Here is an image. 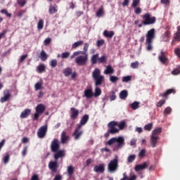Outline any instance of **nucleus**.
Wrapping results in <instances>:
<instances>
[{"instance_id":"obj_1","label":"nucleus","mask_w":180,"mask_h":180,"mask_svg":"<svg viewBox=\"0 0 180 180\" xmlns=\"http://www.w3.org/2000/svg\"><path fill=\"white\" fill-rule=\"evenodd\" d=\"M116 126L119 127L120 130H123L126 127V121H122L117 122L116 121H111L108 124V130L105 134V137H108L109 134H116L119 133V129L116 128Z\"/></svg>"},{"instance_id":"obj_2","label":"nucleus","mask_w":180,"mask_h":180,"mask_svg":"<svg viewBox=\"0 0 180 180\" xmlns=\"http://www.w3.org/2000/svg\"><path fill=\"white\" fill-rule=\"evenodd\" d=\"M89 120V115L85 114L84 115L82 116V117L80 120V123L77 125L75 131L72 134L73 137L75 138V140H79V138L84 134V131L81 129H82V126H85V124L88 123Z\"/></svg>"},{"instance_id":"obj_3","label":"nucleus","mask_w":180,"mask_h":180,"mask_svg":"<svg viewBox=\"0 0 180 180\" xmlns=\"http://www.w3.org/2000/svg\"><path fill=\"white\" fill-rule=\"evenodd\" d=\"M107 144L108 146H112L114 144L113 150L117 151L124 146V138L123 136L111 138L108 141Z\"/></svg>"},{"instance_id":"obj_4","label":"nucleus","mask_w":180,"mask_h":180,"mask_svg":"<svg viewBox=\"0 0 180 180\" xmlns=\"http://www.w3.org/2000/svg\"><path fill=\"white\" fill-rule=\"evenodd\" d=\"M91 75L96 86H101L103 84L105 76L101 75V70L95 68Z\"/></svg>"},{"instance_id":"obj_5","label":"nucleus","mask_w":180,"mask_h":180,"mask_svg":"<svg viewBox=\"0 0 180 180\" xmlns=\"http://www.w3.org/2000/svg\"><path fill=\"white\" fill-rule=\"evenodd\" d=\"M155 39V29L152 28L146 33V50L151 51L153 50V40Z\"/></svg>"},{"instance_id":"obj_6","label":"nucleus","mask_w":180,"mask_h":180,"mask_svg":"<svg viewBox=\"0 0 180 180\" xmlns=\"http://www.w3.org/2000/svg\"><path fill=\"white\" fill-rule=\"evenodd\" d=\"M89 55L85 53H81L78 56H76L75 58V63L79 67H83L88 64Z\"/></svg>"},{"instance_id":"obj_7","label":"nucleus","mask_w":180,"mask_h":180,"mask_svg":"<svg viewBox=\"0 0 180 180\" xmlns=\"http://www.w3.org/2000/svg\"><path fill=\"white\" fill-rule=\"evenodd\" d=\"M143 19L142 25L143 26H148L150 25H154L157 22V18L154 16H152L150 13H145L141 15Z\"/></svg>"},{"instance_id":"obj_8","label":"nucleus","mask_w":180,"mask_h":180,"mask_svg":"<svg viewBox=\"0 0 180 180\" xmlns=\"http://www.w3.org/2000/svg\"><path fill=\"white\" fill-rule=\"evenodd\" d=\"M106 60H108V57L105 55H103L99 58V53H96L91 57L92 65H95V64H103L106 63Z\"/></svg>"},{"instance_id":"obj_9","label":"nucleus","mask_w":180,"mask_h":180,"mask_svg":"<svg viewBox=\"0 0 180 180\" xmlns=\"http://www.w3.org/2000/svg\"><path fill=\"white\" fill-rule=\"evenodd\" d=\"M46 112V106L43 104H38L35 108V113L32 117L33 120H39L40 115H43Z\"/></svg>"},{"instance_id":"obj_10","label":"nucleus","mask_w":180,"mask_h":180,"mask_svg":"<svg viewBox=\"0 0 180 180\" xmlns=\"http://www.w3.org/2000/svg\"><path fill=\"white\" fill-rule=\"evenodd\" d=\"M108 168L110 172L117 171V168H119V158L117 156H115V158L109 162Z\"/></svg>"},{"instance_id":"obj_11","label":"nucleus","mask_w":180,"mask_h":180,"mask_svg":"<svg viewBox=\"0 0 180 180\" xmlns=\"http://www.w3.org/2000/svg\"><path fill=\"white\" fill-rule=\"evenodd\" d=\"M168 53L167 51H161L158 55V60L163 64V65H167L168 64Z\"/></svg>"},{"instance_id":"obj_12","label":"nucleus","mask_w":180,"mask_h":180,"mask_svg":"<svg viewBox=\"0 0 180 180\" xmlns=\"http://www.w3.org/2000/svg\"><path fill=\"white\" fill-rule=\"evenodd\" d=\"M88 49H89V44L85 43L82 51H77L73 53V54L70 56L71 60L76 57L77 56H79V54H88Z\"/></svg>"},{"instance_id":"obj_13","label":"nucleus","mask_w":180,"mask_h":180,"mask_svg":"<svg viewBox=\"0 0 180 180\" xmlns=\"http://www.w3.org/2000/svg\"><path fill=\"white\" fill-rule=\"evenodd\" d=\"M3 94L4 96L0 98L1 103H5V102L9 101L11 100V96H12L9 89H5L3 91Z\"/></svg>"},{"instance_id":"obj_14","label":"nucleus","mask_w":180,"mask_h":180,"mask_svg":"<svg viewBox=\"0 0 180 180\" xmlns=\"http://www.w3.org/2000/svg\"><path fill=\"white\" fill-rule=\"evenodd\" d=\"M47 134V124L41 126L37 131V136L39 139H44Z\"/></svg>"},{"instance_id":"obj_15","label":"nucleus","mask_w":180,"mask_h":180,"mask_svg":"<svg viewBox=\"0 0 180 180\" xmlns=\"http://www.w3.org/2000/svg\"><path fill=\"white\" fill-rule=\"evenodd\" d=\"M51 150L52 153H57L60 150V143L58 139H54L51 143Z\"/></svg>"},{"instance_id":"obj_16","label":"nucleus","mask_w":180,"mask_h":180,"mask_svg":"<svg viewBox=\"0 0 180 180\" xmlns=\"http://www.w3.org/2000/svg\"><path fill=\"white\" fill-rule=\"evenodd\" d=\"M78 116H79V110H77L75 108H70V119L72 120H75V119L78 118Z\"/></svg>"},{"instance_id":"obj_17","label":"nucleus","mask_w":180,"mask_h":180,"mask_svg":"<svg viewBox=\"0 0 180 180\" xmlns=\"http://www.w3.org/2000/svg\"><path fill=\"white\" fill-rule=\"evenodd\" d=\"M49 168L52 171V172H57V169H58V164L57 161L50 162L49 164Z\"/></svg>"},{"instance_id":"obj_18","label":"nucleus","mask_w":180,"mask_h":180,"mask_svg":"<svg viewBox=\"0 0 180 180\" xmlns=\"http://www.w3.org/2000/svg\"><path fill=\"white\" fill-rule=\"evenodd\" d=\"M148 167V163L146 162H144L141 165H136L134 167V169L136 172H139V171H143V169H147Z\"/></svg>"},{"instance_id":"obj_19","label":"nucleus","mask_w":180,"mask_h":180,"mask_svg":"<svg viewBox=\"0 0 180 180\" xmlns=\"http://www.w3.org/2000/svg\"><path fill=\"white\" fill-rule=\"evenodd\" d=\"M158 140H160L159 136H154L153 135L150 136V146L153 147V148L157 147V143H158Z\"/></svg>"},{"instance_id":"obj_20","label":"nucleus","mask_w":180,"mask_h":180,"mask_svg":"<svg viewBox=\"0 0 180 180\" xmlns=\"http://www.w3.org/2000/svg\"><path fill=\"white\" fill-rule=\"evenodd\" d=\"M175 92H176L175 89H169L165 93L160 94V96H162V98H165V99H168L169 95H171V94H175Z\"/></svg>"},{"instance_id":"obj_21","label":"nucleus","mask_w":180,"mask_h":180,"mask_svg":"<svg viewBox=\"0 0 180 180\" xmlns=\"http://www.w3.org/2000/svg\"><path fill=\"white\" fill-rule=\"evenodd\" d=\"M94 172H101V174H103V172H105V165L101 164L94 166Z\"/></svg>"},{"instance_id":"obj_22","label":"nucleus","mask_w":180,"mask_h":180,"mask_svg":"<svg viewBox=\"0 0 180 180\" xmlns=\"http://www.w3.org/2000/svg\"><path fill=\"white\" fill-rule=\"evenodd\" d=\"M65 156V151L64 150H58L55 154H54V160L57 161L58 158H63V157Z\"/></svg>"},{"instance_id":"obj_23","label":"nucleus","mask_w":180,"mask_h":180,"mask_svg":"<svg viewBox=\"0 0 180 180\" xmlns=\"http://www.w3.org/2000/svg\"><path fill=\"white\" fill-rule=\"evenodd\" d=\"M162 41H169L171 40V31H166L162 36Z\"/></svg>"},{"instance_id":"obj_24","label":"nucleus","mask_w":180,"mask_h":180,"mask_svg":"<svg viewBox=\"0 0 180 180\" xmlns=\"http://www.w3.org/2000/svg\"><path fill=\"white\" fill-rule=\"evenodd\" d=\"M60 139L62 144H65V143L70 140V136H67V132L63 131Z\"/></svg>"},{"instance_id":"obj_25","label":"nucleus","mask_w":180,"mask_h":180,"mask_svg":"<svg viewBox=\"0 0 180 180\" xmlns=\"http://www.w3.org/2000/svg\"><path fill=\"white\" fill-rule=\"evenodd\" d=\"M32 112V110L27 108L24 111L21 112L20 117L21 119H26L30 113Z\"/></svg>"},{"instance_id":"obj_26","label":"nucleus","mask_w":180,"mask_h":180,"mask_svg":"<svg viewBox=\"0 0 180 180\" xmlns=\"http://www.w3.org/2000/svg\"><path fill=\"white\" fill-rule=\"evenodd\" d=\"M84 96L87 98V99L92 98V96H94V93L92 92V89H87L84 90Z\"/></svg>"},{"instance_id":"obj_27","label":"nucleus","mask_w":180,"mask_h":180,"mask_svg":"<svg viewBox=\"0 0 180 180\" xmlns=\"http://www.w3.org/2000/svg\"><path fill=\"white\" fill-rule=\"evenodd\" d=\"M115 72V69L110 65L106 66L105 70H104V74L105 75H109L110 74H113Z\"/></svg>"},{"instance_id":"obj_28","label":"nucleus","mask_w":180,"mask_h":180,"mask_svg":"<svg viewBox=\"0 0 180 180\" xmlns=\"http://www.w3.org/2000/svg\"><path fill=\"white\" fill-rule=\"evenodd\" d=\"M58 11V7L56 4H54L53 6H50L49 12L51 15H53L54 13H57Z\"/></svg>"},{"instance_id":"obj_29","label":"nucleus","mask_w":180,"mask_h":180,"mask_svg":"<svg viewBox=\"0 0 180 180\" xmlns=\"http://www.w3.org/2000/svg\"><path fill=\"white\" fill-rule=\"evenodd\" d=\"M162 131V129L161 127H158L153 130L152 135L155 137H158L159 134H161V132Z\"/></svg>"},{"instance_id":"obj_30","label":"nucleus","mask_w":180,"mask_h":180,"mask_svg":"<svg viewBox=\"0 0 180 180\" xmlns=\"http://www.w3.org/2000/svg\"><path fill=\"white\" fill-rule=\"evenodd\" d=\"M67 172H68V176L71 178V176L74 175V172H75L74 166L72 165L68 166L67 169Z\"/></svg>"},{"instance_id":"obj_31","label":"nucleus","mask_w":180,"mask_h":180,"mask_svg":"<svg viewBox=\"0 0 180 180\" xmlns=\"http://www.w3.org/2000/svg\"><path fill=\"white\" fill-rule=\"evenodd\" d=\"M103 36H105V37H109L110 39H112V37H113V36H115V32H113V31L109 32L108 30H104Z\"/></svg>"},{"instance_id":"obj_32","label":"nucleus","mask_w":180,"mask_h":180,"mask_svg":"<svg viewBox=\"0 0 180 180\" xmlns=\"http://www.w3.org/2000/svg\"><path fill=\"white\" fill-rule=\"evenodd\" d=\"M174 40L175 41H180V25L177 27V32L174 36Z\"/></svg>"},{"instance_id":"obj_33","label":"nucleus","mask_w":180,"mask_h":180,"mask_svg":"<svg viewBox=\"0 0 180 180\" xmlns=\"http://www.w3.org/2000/svg\"><path fill=\"white\" fill-rule=\"evenodd\" d=\"M37 70L39 74H41V72H46V65L43 64L39 65Z\"/></svg>"},{"instance_id":"obj_34","label":"nucleus","mask_w":180,"mask_h":180,"mask_svg":"<svg viewBox=\"0 0 180 180\" xmlns=\"http://www.w3.org/2000/svg\"><path fill=\"white\" fill-rule=\"evenodd\" d=\"M63 74H64L65 77H70V75H71V74H72V69L70 68H67L64 69Z\"/></svg>"},{"instance_id":"obj_35","label":"nucleus","mask_w":180,"mask_h":180,"mask_svg":"<svg viewBox=\"0 0 180 180\" xmlns=\"http://www.w3.org/2000/svg\"><path fill=\"white\" fill-rule=\"evenodd\" d=\"M35 91H39L43 88V81L40 80L39 82H37L34 85Z\"/></svg>"},{"instance_id":"obj_36","label":"nucleus","mask_w":180,"mask_h":180,"mask_svg":"<svg viewBox=\"0 0 180 180\" xmlns=\"http://www.w3.org/2000/svg\"><path fill=\"white\" fill-rule=\"evenodd\" d=\"M39 57H40L41 61H46V60H47L49 56H47V53H46V51H41L40 53Z\"/></svg>"},{"instance_id":"obj_37","label":"nucleus","mask_w":180,"mask_h":180,"mask_svg":"<svg viewBox=\"0 0 180 180\" xmlns=\"http://www.w3.org/2000/svg\"><path fill=\"white\" fill-rule=\"evenodd\" d=\"M128 95H129V94L127 93V91L123 90L120 94V98L121 99H126V98H127Z\"/></svg>"},{"instance_id":"obj_38","label":"nucleus","mask_w":180,"mask_h":180,"mask_svg":"<svg viewBox=\"0 0 180 180\" xmlns=\"http://www.w3.org/2000/svg\"><path fill=\"white\" fill-rule=\"evenodd\" d=\"M82 44H84V41H78L75 42L72 46V49H77V47H79V46H82Z\"/></svg>"},{"instance_id":"obj_39","label":"nucleus","mask_w":180,"mask_h":180,"mask_svg":"<svg viewBox=\"0 0 180 180\" xmlns=\"http://www.w3.org/2000/svg\"><path fill=\"white\" fill-rule=\"evenodd\" d=\"M140 106V103L138 101H135L131 104V108L133 109V110H136V109H139Z\"/></svg>"},{"instance_id":"obj_40","label":"nucleus","mask_w":180,"mask_h":180,"mask_svg":"<svg viewBox=\"0 0 180 180\" xmlns=\"http://www.w3.org/2000/svg\"><path fill=\"white\" fill-rule=\"evenodd\" d=\"M103 13H105V11H103V8L101 7L96 11V16H97V18H101Z\"/></svg>"},{"instance_id":"obj_41","label":"nucleus","mask_w":180,"mask_h":180,"mask_svg":"<svg viewBox=\"0 0 180 180\" xmlns=\"http://www.w3.org/2000/svg\"><path fill=\"white\" fill-rule=\"evenodd\" d=\"M101 94H102V90H101L100 88L97 87L95 89L94 96H95V98H98V96H100Z\"/></svg>"},{"instance_id":"obj_42","label":"nucleus","mask_w":180,"mask_h":180,"mask_svg":"<svg viewBox=\"0 0 180 180\" xmlns=\"http://www.w3.org/2000/svg\"><path fill=\"white\" fill-rule=\"evenodd\" d=\"M109 96L110 101H116V92L115 91H112L109 93Z\"/></svg>"},{"instance_id":"obj_43","label":"nucleus","mask_w":180,"mask_h":180,"mask_svg":"<svg viewBox=\"0 0 180 180\" xmlns=\"http://www.w3.org/2000/svg\"><path fill=\"white\" fill-rule=\"evenodd\" d=\"M10 160H11V155H9V153H6L3 158V162L4 164H8Z\"/></svg>"},{"instance_id":"obj_44","label":"nucleus","mask_w":180,"mask_h":180,"mask_svg":"<svg viewBox=\"0 0 180 180\" xmlns=\"http://www.w3.org/2000/svg\"><path fill=\"white\" fill-rule=\"evenodd\" d=\"M152 129H153V123H149L144 126V130H146V131H151Z\"/></svg>"},{"instance_id":"obj_45","label":"nucleus","mask_w":180,"mask_h":180,"mask_svg":"<svg viewBox=\"0 0 180 180\" xmlns=\"http://www.w3.org/2000/svg\"><path fill=\"white\" fill-rule=\"evenodd\" d=\"M44 26V21L43 20H39L38 25H37V29L39 30H41Z\"/></svg>"},{"instance_id":"obj_46","label":"nucleus","mask_w":180,"mask_h":180,"mask_svg":"<svg viewBox=\"0 0 180 180\" xmlns=\"http://www.w3.org/2000/svg\"><path fill=\"white\" fill-rule=\"evenodd\" d=\"M50 66L52 68H56L57 67V60L56 59H53L52 60L50 61Z\"/></svg>"},{"instance_id":"obj_47","label":"nucleus","mask_w":180,"mask_h":180,"mask_svg":"<svg viewBox=\"0 0 180 180\" xmlns=\"http://www.w3.org/2000/svg\"><path fill=\"white\" fill-rule=\"evenodd\" d=\"M110 82H112V84H115V82H117V81H119V77L116 76H110Z\"/></svg>"},{"instance_id":"obj_48","label":"nucleus","mask_w":180,"mask_h":180,"mask_svg":"<svg viewBox=\"0 0 180 180\" xmlns=\"http://www.w3.org/2000/svg\"><path fill=\"white\" fill-rule=\"evenodd\" d=\"M139 4H140V0H132L131 8H137Z\"/></svg>"},{"instance_id":"obj_49","label":"nucleus","mask_w":180,"mask_h":180,"mask_svg":"<svg viewBox=\"0 0 180 180\" xmlns=\"http://www.w3.org/2000/svg\"><path fill=\"white\" fill-rule=\"evenodd\" d=\"M171 112H172V108L167 107L164 110V115H171Z\"/></svg>"},{"instance_id":"obj_50","label":"nucleus","mask_w":180,"mask_h":180,"mask_svg":"<svg viewBox=\"0 0 180 180\" xmlns=\"http://www.w3.org/2000/svg\"><path fill=\"white\" fill-rule=\"evenodd\" d=\"M172 75H179L180 74V66L172 71Z\"/></svg>"},{"instance_id":"obj_51","label":"nucleus","mask_w":180,"mask_h":180,"mask_svg":"<svg viewBox=\"0 0 180 180\" xmlns=\"http://www.w3.org/2000/svg\"><path fill=\"white\" fill-rule=\"evenodd\" d=\"M122 82H129L131 81V76H125L122 77Z\"/></svg>"},{"instance_id":"obj_52","label":"nucleus","mask_w":180,"mask_h":180,"mask_svg":"<svg viewBox=\"0 0 180 180\" xmlns=\"http://www.w3.org/2000/svg\"><path fill=\"white\" fill-rule=\"evenodd\" d=\"M146 149H142V150L139 152V158H143V157H146Z\"/></svg>"},{"instance_id":"obj_53","label":"nucleus","mask_w":180,"mask_h":180,"mask_svg":"<svg viewBox=\"0 0 180 180\" xmlns=\"http://www.w3.org/2000/svg\"><path fill=\"white\" fill-rule=\"evenodd\" d=\"M136 160V155H130L128 157V162H133Z\"/></svg>"},{"instance_id":"obj_54","label":"nucleus","mask_w":180,"mask_h":180,"mask_svg":"<svg viewBox=\"0 0 180 180\" xmlns=\"http://www.w3.org/2000/svg\"><path fill=\"white\" fill-rule=\"evenodd\" d=\"M162 105H165V100H160L158 102L157 108H162Z\"/></svg>"},{"instance_id":"obj_55","label":"nucleus","mask_w":180,"mask_h":180,"mask_svg":"<svg viewBox=\"0 0 180 180\" xmlns=\"http://www.w3.org/2000/svg\"><path fill=\"white\" fill-rule=\"evenodd\" d=\"M17 4H18L22 8V6L26 5V0H18Z\"/></svg>"},{"instance_id":"obj_56","label":"nucleus","mask_w":180,"mask_h":180,"mask_svg":"<svg viewBox=\"0 0 180 180\" xmlns=\"http://www.w3.org/2000/svg\"><path fill=\"white\" fill-rule=\"evenodd\" d=\"M139 65H140V63H139V61H135L131 63V67L134 69L137 68Z\"/></svg>"},{"instance_id":"obj_57","label":"nucleus","mask_w":180,"mask_h":180,"mask_svg":"<svg viewBox=\"0 0 180 180\" xmlns=\"http://www.w3.org/2000/svg\"><path fill=\"white\" fill-rule=\"evenodd\" d=\"M134 8V13L136 15H140V13H141L142 10L140 7H136V8Z\"/></svg>"},{"instance_id":"obj_58","label":"nucleus","mask_w":180,"mask_h":180,"mask_svg":"<svg viewBox=\"0 0 180 180\" xmlns=\"http://www.w3.org/2000/svg\"><path fill=\"white\" fill-rule=\"evenodd\" d=\"M97 47H101V46H103L105 44V39H100L97 41Z\"/></svg>"},{"instance_id":"obj_59","label":"nucleus","mask_w":180,"mask_h":180,"mask_svg":"<svg viewBox=\"0 0 180 180\" xmlns=\"http://www.w3.org/2000/svg\"><path fill=\"white\" fill-rule=\"evenodd\" d=\"M27 56H28L27 54L21 56L19 59V63H23V61H25V60L27 58Z\"/></svg>"},{"instance_id":"obj_60","label":"nucleus","mask_w":180,"mask_h":180,"mask_svg":"<svg viewBox=\"0 0 180 180\" xmlns=\"http://www.w3.org/2000/svg\"><path fill=\"white\" fill-rule=\"evenodd\" d=\"M70 57V52H64L61 55V58H68Z\"/></svg>"},{"instance_id":"obj_61","label":"nucleus","mask_w":180,"mask_h":180,"mask_svg":"<svg viewBox=\"0 0 180 180\" xmlns=\"http://www.w3.org/2000/svg\"><path fill=\"white\" fill-rule=\"evenodd\" d=\"M51 43V38H47L44 41V46H49Z\"/></svg>"},{"instance_id":"obj_62","label":"nucleus","mask_w":180,"mask_h":180,"mask_svg":"<svg viewBox=\"0 0 180 180\" xmlns=\"http://www.w3.org/2000/svg\"><path fill=\"white\" fill-rule=\"evenodd\" d=\"M161 4H163V5H166V6H168L169 4L171 3V0H160Z\"/></svg>"},{"instance_id":"obj_63","label":"nucleus","mask_w":180,"mask_h":180,"mask_svg":"<svg viewBox=\"0 0 180 180\" xmlns=\"http://www.w3.org/2000/svg\"><path fill=\"white\" fill-rule=\"evenodd\" d=\"M25 10H20L17 14V16L18 18H22V16H23V13H25Z\"/></svg>"},{"instance_id":"obj_64","label":"nucleus","mask_w":180,"mask_h":180,"mask_svg":"<svg viewBox=\"0 0 180 180\" xmlns=\"http://www.w3.org/2000/svg\"><path fill=\"white\" fill-rule=\"evenodd\" d=\"M174 53H175L176 56H177V57H179V58H180V49L179 48L175 49Z\"/></svg>"}]
</instances>
